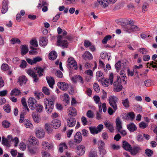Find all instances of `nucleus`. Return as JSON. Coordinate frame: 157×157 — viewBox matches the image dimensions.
<instances>
[{
	"instance_id": "1",
	"label": "nucleus",
	"mask_w": 157,
	"mask_h": 157,
	"mask_svg": "<svg viewBox=\"0 0 157 157\" xmlns=\"http://www.w3.org/2000/svg\"><path fill=\"white\" fill-rule=\"evenodd\" d=\"M44 69L40 67L36 68L35 71L31 69L27 70V74L32 77L33 79V81L35 82H38L39 78L43 75Z\"/></svg>"
},
{
	"instance_id": "2",
	"label": "nucleus",
	"mask_w": 157,
	"mask_h": 157,
	"mask_svg": "<svg viewBox=\"0 0 157 157\" xmlns=\"http://www.w3.org/2000/svg\"><path fill=\"white\" fill-rule=\"evenodd\" d=\"M44 102L46 111L48 113H50L54 108V103L47 98L44 100Z\"/></svg>"
},
{
	"instance_id": "3",
	"label": "nucleus",
	"mask_w": 157,
	"mask_h": 157,
	"mask_svg": "<svg viewBox=\"0 0 157 157\" xmlns=\"http://www.w3.org/2000/svg\"><path fill=\"white\" fill-rule=\"evenodd\" d=\"M124 30L128 33L132 32L139 30L140 29L137 26L135 25H126L123 27Z\"/></svg>"
},
{
	"instance_id": "4",
	"label": "nucleus",
	"mask_w": 157,
	"mask_h": 157,
	"mask_svg": "<svg viewBox=\"0 0 157 157\" xmlns=\"http://www.w3.org/2000/svg\"><path fill=\"white\" fill-rule=\"evenodd\" d=\"M118 99V98L114 96H110L109 98V104L115 110H116L117 109V103Z\"/></svg>"
},
{
	"instance_id": "5",
	"label": "nucleus",
	"mask_w": 157,
	"mask_h": 157,
	"mask_svg": "<svg viewBox=\"0 0 157 157\" xmlns=\"http://www.w3.org/2000/svg\"><path fill=\"white\" fill-rule=\"evenodd\" d=\"M63 38V37L62 35H60L58 36L57 45L60 46L63 48H67L68 46V43L67 40H61V39Z\"/></svg>"
},
{
	"instance_id": "6",
	"label": "nucleus",
	"mask_w": 157,
	"mask_h": 157,
	"mask_svg": "<svg viewBox=\"0 0 157 157\" xmlns=\"http://www.w3.org/2000/svg\"><path fill=\"white\" fill-rule=\"evenodd\" d=\"M114 76L113 73H111L110 74L109 78H106L105 79L104 81H102V84L104 86L107 87L110 84H112L113 83Z\"/></svg>"
},
{
	"instance_id": "7",
	"label": "nucleus",
	"mask_w": 157,
	"mask_h": 157,
	"mask_svg": "<svg viewBox=\"0 0 157 157\" xmlns=\"http://www.w3.org/2000/svg\"><path fill=\"white\" fill-rule=\"evenodd\" d=\"M113 90L115 92L120 91L122 89L123 87L121 85V79L117 78V81L113 83Z\"/></svg>"
},
{
	"instance_id": "8",
	"label": "nucleus",
	"mask_w": 157,
	"mask_h": 157,
	"mask_svg": "<svg viewBox=\"0 0 157 157\" xmlns=\"http://www.w3.org/2000/svg\"><path fill=\"white\" fill-rule=\"evenodd\" d=\"M67 62V66L69 67L73 68L75 70L77 69V63L73 57H69L68 59Z\"/></svg>"
},
{
	"instance_id": "9",
	"label": "nucleus",
	"mask_w": 157,
	"mask_h": 157,
	"mask_svg": "<svg viewBox=\"0 0 157 157\" xmlns=\"http://www.w3.org/2000/svg\"><path fill=\"white\" fill-rule=\"evenodd\" d=\"M28 102L30 108L32 110H34L36 105L37 101L36 100L33 98H29Z\"/></svg>"
},
{
	"instance_id": "10",
	"label": "nucleus",
	"mask_w": 157,
	"mask_h": 157,
	"mask_svg": "<svg viewBox=\"0 0 157 157\" xmlns=\"http://www.w3.org/2000/svg\"><path fill=\"white\" fill-rule=\"evenodd\" d=\"M67 125L70 127H72L75 126L76 123L75 119L72 117H70L67 120Z\"/></svg>"
},
{
	"instance_id": "11",
	"label": "nucleus",
	"mask_w": 157,
	"mask_h": 157,
	"mask_svg": "<svg viewBox=\"0 0 157 157\" xmlns=\"http://www.w3.org/2000/svg\"><path fill=\"white\" fill-rule=\"evenodd\" d=\"M71 80L75 83H77V82H78L81 84H83L84 83L82 77L80 75L74 76L71 78Z\"/></svg>"
},
{
	"instance_id": "12",
	"label": "nucleus",
	"mask_w": 157,
	"mask_h": 157,
	"mask_svg": "<svg viewBox=\"0 0 157 157\" xmlns=\"http://www.w3.org/2000/svg\"><path fill=\"white\" fill-rule=\"evenodd\" d=\"M77 154L80 156L83 155L85 153V148L84 146L82 145H79L77 146Z\"/></svg>"
},
{
	"instance_id": "13",
	"label": "nucleus",
	"mask_w": 157,
	"mask_h": 157,
	"mask_svg": "<svg viewBox=\"0 0 157 157\" xmlns=\"http://www.w3.org/2000/svg\"><path fill=\"white\" fill-rule=\"evenodd\" d=\"M82 137L81 132H77L75 135L74 138V142L78 144L80 143L82 141Z\"/></svg>"
},
{
	"instance_id": "14",
	"label": "nucleus",
	"mask_w": 157,
	"mask_h": 157,
	"mask_svg": "<svg viewBox=\"0 0 157 157\" xmlns=\"http://www.w3.org/2000/svg\"><path fill=\"white\" fill-rule=\"evenodd\" d=\"M46 79L47 82L49 86L52 88L53 87V85L55 84V80L54 78L51 76H47Z\"/></svg>"
},
{
	"instance_id": "15",
	"label": "nucleus",
	"mask_w": 157,
	"mask_h": 157,
	"mask_svg": "<svg viewBox=\"0 0 157 157\" xmlns=\"http://www.w3.org/2000/svg\"><path fill=\"white\" fill-rule=\"evenodd\" d=\"M104 125L106 128L108 129L111 132H113L114 127L113 124L109 121H106L104 122Z\"/></svg>"
},
{
	"instance_id": "16",
	"label": "nucleus",
	"mask_w": 157,
	"mask_h": 157,
	"mask_svg": "<svg viewBox=\"0 0 157 157\" xmlns=\"http://www.w3.org/2000/svg\"><path fill=\"white\" fill-rule=\"evenodd\" d=\"M61 121L57 119H55L52 121L51 125L54 128L57 129L61 125Z\"/></svg>"
},
{
	"instance_id": "17",
	"label": "nucleus",
	"mask_w": 157,
	"mask_h": 157,
	"mask_svg": "<svg viewBox=\"0 0 157 157\" xmlns=\"http://www.w3.org/2000/svg\"><path fill=\"white\" fill-rule=\"evenodd\" d=\"M68 115L75 117L77 115V112L75 108L70 107L68 109Z\"/></svg>"
},
{
	"instance_id": "18",
	"label": "nucleus",
	"mask_w": 157,
	"mask_h": 157,
	"mask_svg": "<svg viewBox=\"0 0 157 157\" xmlns=\"http://www.w3.org/2000/svg\"><path fill=\"white\" fill-rule=\"evenodd\" d=\"M82 57L85 60H90L93 58L92 55L88 51H86L82 55Z\"/></svg>"
},
{
	"instance_id": "19",
	"label": "nucleus",
	"mask_w": 157,
	"mask_h": 157,
	"mask_svg": "<svg viewBox=\"0 0 157 157\" xmlns=\"http://www.w3.org/2000/svg\"><path fill=\"white\" fill-rule=\"evenodd\" d=\"M57 86L61 90L64 91L66 90L68 88V84L65 82H59Z\"/></svg>"
},
{
	"instance_id": "20",
	"label": "nucleus",
	"mask_w": 157,
	"mask_h": 157,
	"mask_svg": "<svg viewBox=\"0 0 157 157\" xmlns=\"http://www.w3.org/2000/svg\"><path fill=\"white\" fill-rule=\"evenodd\" d=\"M32 117L34 122L36 123H38L40 121V115L37 112H33L32 114Z\"/></svg>"
},
{
	"instance_id": "21",
	"label": "nucleus",
	"mask_w": 157,
	"mask_h": 157,
	"mask_svg": "<svg viewBox=\"0 0 157 157\" xmlns=\"http://www.w3.org/2000/svg\"><path fill=\"white\" fill-rule=\"evenodd\" d=\"M140 150H141V148L140 147L134 146L132 148L131 147V148L130 149L129 151L132 154L135 155H136Z\"/></svg>"
},
{
	"instance_id": "22",
	"label": "nucleus",
	"mask_w": 157,
	"mask_h": 157,
	"mask_svg": "<svg viewBox=\"0 0 157 157\" xmlns=\"http://www.w3.org/2000/svg\"><path fill=\"white\" fill-rule=\"evenodd\" d=\"M127 128L128 130L131 132L136 131L137 129V127L136 125L132 123H131L127 125Z\"/></svg>"
},
{
	"instance_id": "23",
	"label": "nucleus",
	"mask_w": 157,
	"mask_h": 157,
	"mask_svg": "<svg viewBox=\"0 0 157 157\" xmlns=\"http://www.w3.org/2000/svg\"><path fill=\"white\" fill-rule=\"evenodd\" d=\"M116 129L117 131L122 129V122L119 117H117L116 119Z\"/></svg>"
},
{
	"instance_id": "24",
	"label": "nucleus",
	"mask_w": 157,
	"mask_h": 157,
	"mask_svg": "<svg viewBox=\"0 0 157 157\" xmlns=\"http://www.w3.org/2000/svg\"><path fill=\"white\" fill-rule=\"evenodd\" d=\"M27 78L26 76L24 75L20 76L18 79V82L21 86L26 83Z\"/></svg>"
},
{
	"instance_id": "25",
	"label": "nucleus",
	"mask_w": 157,
	"mask_h": 157,
	"mask_svg": "<svg viewBox=\"0 0 157 157\" xmlns=\"http://www.w3.org/2000/svg\"><path fill=\"white\" fill-rule=\"evenodd\" d=\"M122 147L124 150L129 151L132 147L129 143L126 141H124L122 142Z\"/></svg>"
},
{
	"instance_id": "26",
	"label": "nucleus",
	"mask_w": 157,
	"mask_h": 157,
	"mask_svg": "<svg viewBox=\"0 0 157 157\" xmlns=\"http://www.w3.org/2000/svg\"><path fill=\"white\" fill-rule=\"evenodd\" d=\"M44 135V132L43 130L41 128H40L37 130L36 132V136L39 138H42Z\"/></svg>"
},
{
	"instance_id": "27",
	"label": "nucleus",
	"mask_w": 157,
	"mask_h": 157,
	"mask_svg": "<svg viewBox=\"0 0 157 157\" xmlns=\"http://www.w3.org/2000/svg\"><path fill=\"white\" fill-rule=\"evenodd\" d=\"M2 8V14L5 13L8 10V2L6 1H4L3 2Z\"/></svg>"
},
{
	"instance_id": "28",
	"label": "nucleus",
	"mask_w": 157,
	"mask_h": 157,
	"mask_svg": "<svg viewBox=\"0 0 157 157\" xmlns=\"http://www.w3.org/2000/svg\"><path fill=\"white\" fill-rule=\"evenodd\" d=\"M48 42V40L46 37H42L39 40V44L41 46H46Z\"/></svg>"
},
{
	"instance_id": "29",
	"label": "nucleus",
	"mask_w": 157,
	"mask_h": 157,
	"mask_svg": "<svg viewBox=\"0 0 157 157\" xmlns=\"http://www.w3.org/2000/svg\"><path fill=\"white\" fill-rule=\"evenodd\" d=\"M21 54L22 56L25 55L28 52V47L25 45H22L21 47Z\"/></svg>"
},
{
	"instance_id": "30",
	"label": "nucleus",
	"mask_w": 157,
	"mask_h": 157,
	"mask_svg": "<svg viewBox=\"0 0 157 157\" xmlns=\"http://www.w3.org/2000/svg\"><path fill=\"white\" fill-rule=\"evenodd\" d=\"M99 4L103 7H107L109 4L108 0H97Z\"/></svg>"
},
{
	"instance_id": "31",
	"label": "nucleus",
	"mask_w": 157,
	"mask_h": 157,
	"mask_svg": "<svg viewBox=\"0 0 157 157\" xmlns=\"http://www.w3.org/2000/svg\"><path fill=\"white\" fill-rule=\"evenodd\" d=\"M57 54L55 51H52L49 53V59L51 60L56 59L57 57Z\"/></svg>"
},
{
	"instance_id": "32",
	"label": "nucleus",
	"mask_w": 157,
	"mask_h": 157,
	"mask_svg": "<svg viewBox=\"0 0 157 157\" xmlns=\"http://www.w3.org/2000/svg\"><path fill=\"white\" fill-rule=\"evenodd\" d=\"M28 140L29 144L32 145H36L37 144V140L34 137L30 136Z\"/></svg>"
},
{
	"instance_id": "33",
	"label": "nucleus",
	"mask_w": 157,
	"mask_h": 157,
	"mask_svg": "<svg viewBox=\"0 0 157 157\" xmlns=\"http://www.w3.org/2000/svg\"><path fill=\"white\" fill-rule=\"evenodd\" d=\"M10 141L8 140L7 138H5L4 137H2V144L8 147H9L10 146Z\"/></svg>"
},
{
	"instance_id": "34",
	"label": "nucleus",
	"mask_w": 157,
	"mask_h": 157,
	"mask_svg": "<svg viewBox=\"0 0 157 157\" xmlns=\"http://www.w3.org/2000/svg\"><path fill=\"white\" fill-rule=\"evenodd\" d=\"M67 147L65 143L60 144L59 145V151L61 153L63 152V150L67 149Z\"/></svg>"
},
{
	"instance_id": "35",
	"label": "nucleus",
	"mask_w": 157,
	"mask_h": 157,
	"mask_svg": "<svg viewBox=\"0 0 157 157\" xmlns=\"http://www.w3.org/2000/svg\"><path fill=\"white\" fill-rule=\"evenodd\" d=\"M21 92L20 90L17 89H14L10 93L11 95L18 96L21 94Z\"/></svg>"
},
{
	"instance_id": "36",
	"label": "nucleus",
	"mask_w": 157,
	"mask_h": 157,
	"mask_svg": "<svg viewBox=\"0 0 157 157\" xmlns=\"http://www.w3.org/2000/svg\"><path fill=\"white\" fill-rule=\"evenodd\" d=\"M42 148L45 150L49 149L50 145L48 142L44 141L42 143Z\"/></svg>"
},
{
	"instance_id": "37",
	"label": "nucleus",
	"mask_w": 157,
	"mask_h": 157,
	"mask_svg": "<svg viewBox=\"0 0 157 157\" xmlns=\"http://www.w3.org/2000/svg\"><path fill=\"white\" fill-rule=\"evenodd\" d=\"M21 102L23 106V109H27L28 111H29V109L28 108L26 101V99L24 98H22L21 99Z\"/></svg>"
},
{
	"instance_id": "38",
	"label": "nucleus",
	"mask_w": 157,
	"mask_h": 157,
	"mask_svg": "<svg viewBox=\"0 0 157 157\" xmlns=\"http://www.w3.org/2000/svg\"><path fill=\"white\" fill-rule=\"evenodd\" d=\"M89 157H97V152L95 149L90 150L89 154Z\"/></svg>"
},
{
	"instance_id": "39",
	"label": "nucleus",
	"mask_w": 157,
	"mask_h": 157,
	"mask_svg": "<svg viewBox=\"0 0 157 157\" xmlns=\"http://www.w3.org/2000/svg\"><path fill=\"white\" fill-rule=\"evenodd\" d=\"M135 117V115L133 112H130L128 113L127 115L126 118H128L131 121H133Z\"/></svg>"
},
{
	"instance_id": "40",
	"label": "nucleus",
	"mask_w": 157,
	"mask_h": 157,
	"mask_svg": "<svg viewBox=\"0 0 157 157\" xmlns=\"http://www.w3.org/2000/svg\"><path fill=\"white\" fill-rule=\"evenodd\" d=\"M122 104L125 107L128 108L129 107V102L128 98L122 100Z\"/></svg>"
},
{
	"instance_id": "41",
	"label": "nucleus",
	"mask_w": 157,
	"mask_h": 157,
	"mask_svg": "<svg viewBox=\"0 0 157 157\" xmlns=\"http://www.w3.org/2000/svg\"><path fill=\"white\" fill-rule=\"evenodd\" d=\"M138 52L143 55H145L148 52V50L145 48H141L139 49Z\"/></svg>"
},
{
	"instance_id": "42",
	"label": "nucleus",
	"mask_w": 157,
	"mask_h": 157,
	"mask_svg": "<svg viewBox=\"0 0 157 157\" xmlns=\"http://www.w3.org/2000/svg\"><path fill=\"white\" fill-rule=\"evenodd\" d=\"M1 67L2 70L4 71H7L10 69L9 66L6 63H3L1 66Z\"/></svg>"
},
{
	"instance_id": "43",
	"label": "nucleus",
	"mask_w": 157,
	"mask_h": 157,
	"mask_svg": "<svg viewBox=\"0 0 157 157\" xmlns=\"http://www.w3.org/2000/svg\"><path fill=\"white\" fill-rule=\"evenodd\" d=\"M30 48L32 50L30 51L29 52V54L30 55H36L37 54L38 52L36 51L37 49V48H35L32 46H31Z\"/></svg>"
},
{
	"instance_id": "44",
	"label": "nucleus",
	"mask_w": 157,
	"mask_h": 157,
	"mask_svg": "<svg viewBox=\"0 0 157 157\" xmlns=\"http://www.w3.org/2000/svg\"><path fill=\"white\" fill-rule=\"evenodd\" d=\"M2 126L5 128H9L10 125V123L7 121H4L2 123Z\"/></svg>"
},
{
	"instance_id": "45",
	"label": "nucleus",
	"mask_w": 157,
	"mask_h": 157,
	"mask_svg": "<svg viewBox=\"0 0 157 157\" xmlns=\"http://www.w3.org/2000/svg\"><path fill=\"white\" fill-rule=\"evenodd\" d=\"M112 38L111 35H108L106 36L102 40V42L103 44H106L108 40H110Z\"/></svg>"
},
{
	"instance_id": "46",
	"label": "nucleus",
	"mask_w": 157,
	"mask_h": 157,
	"mask_svg": "<svg viewBox=\"0 0 157 157\" xmlns=\"http://www.w3.org/2000/svg\"><path fill=\"white\" fill-rule=\"evenodd\" d=\"M89 129L91 133L93 134H97L98 133L97 130V129L95 127H90Z\"/></svg>"
},
{
	"instance_id": "47",
	"label": "nucleus",
	"mask_w": 157,
	"mask_h": 157,
	"mask_svg": "<svg viewBox=\"0 0 157 157\" xmlns=\"http://www.w3.org/2000/svg\"><path fill=\"white\" fill-rule=\"evenodd\" d=\"M35 108L38 112L40 113L42 111L43 106L41 105L38 104L36 105Z\"/></svg>"
},
{
	"instance_id": "48",
	"label": "nucleus",
	"mask_w": 157,
	"mask_h": 157,
	"mask_svg": "<svg viewBox=\"0 0 157 157\" xmlns=\"http://www.w3.org/2000/svg\"><path fill=\"white\" fill-rule=\"evenodd\" d=\"M30 43L32 45V47H37L38 46L37 40L35 39H33L30 40Z\"/></svg>"
},
{
	"instance_id": "49",
	"label": "nucleus",
	"mask_w": 157,
	"mask_h": 157,
	"mask_svg": "<svg viewBox=\"0 0 157 157\" xmlns=\"http://www.w3.org/2000/svg\"><path fill=\"white\" fill-rule=\"evenodd\" d=\"M24 124L25 127L27 128H30L32 126V124L30 121L28 120H25L24 121Z\"/></svg>"
},
{
	"instance_id": "50",
	"label": "nucleus",
	"mask_w": 157,
	"mask_h": 157,
	"mask_svg": "<svg viewBox=\"0 0 157 157\" xmlns=\"http://www.w3.org/2000/svg\"><path fill=\"white\" fill-rule=\"evenodd\" d=\"M98 149L100 151V155L102 156H103L106 153V150L103 148L101 147H98Z\"/></svg>"
},
{
	"instance_id": "51",
	"label": "nucleus",
	"mask_w": 157,
	"mask_h": 157,
	"mask_svg": "<svg viewBox=\"0 0 157 157\" xmlns=\"http://www.w3.org/2000/svg\"><path fill=\"white\" fill-rule=\"evenodd\" d=\"M115 66L117 71H118L122 67L121 62L120 61H118L115 64Z\"/></svg>"
},
{
	"instance_id": "52",
	"label": "nucleus",
	"mask_w": 157,
	"mask_h": 157,
	"mask_svg": "<svg viewBox=\"0 0 157 157\" xmlns=\"http://www.w3.org/2000/svg\"><path fill=\"white\" fill-rule=\"evenodd\" d=\"M27 65V63L24 60H22L21 61V63L20 65V67L23 69L26 68Z\"/></svg>"
},
{
	"instance_id": "53",
	"label": "nucleus",
	"mask_w": 157,
	"mask_h": 157,
	"mask_svg": "<svg viewBox=\"0 0 157 157\" xmlns=\"http://www.w3.org/2000/svg\"><path fill=\"white\" fill-rule=\"evenodd\" d=\"M42 91L45 94L49 95L50 94L49 89L46 87H44L42 89Z\"/></svg>"
},
{
	"instance_id": "54",
	"label": "nucleus",
	"mask_w": 157,
	"mask_h": 157,
	"mask_svg": "<svg viewBox=\"0 0 157 157\" xmlns=\"http://www.w3.org/2000/svg\"><path fill=\"white\" fill-rule=\"evenodd\" d=\"M145 153L148 156H150L153 154V151L152 150L146 149L145 150Z\"/></svg>"
},
{
	"instance_id": "55",
	"label": "nucleus",
	"mask_w": 157,
	"mask_h": 157,
	"mask_svg": "<svg viewBox=\"0 0 157 157\" xmlns=\"http://www.w3.org/2000/svg\"><path fill=\"white\" fill-rule=\"evenodd\" d=\"M45 128L47 130L48 133H51L52 131V129L51 128L49 124H46L45 125Z\"/></svg>"
},
{
	"instance_id": "56",
	"label": "nucleus",
	"mask_w": 157,
	"mask_h": 157,
	"mask_svg": "<svg viewBox=\"0 0 157 157\" xmlns=\"http://www.w3.org/2000/svg\"><path fill=\"white\" fill-rule=\"evenodd\" d=\"M152 82V80L151 79L146 80L144 82V85L147 87L151 85Z\"/></svg>"
},
{
	"instance_id": "57",
	"label": "nucleus",
	"mask_w": 157,
	"mask_h": 157,
	"mask_svg": "<svg viewBox=\"0 0 157 157\" xmlns=\"http://www.w3.org/2000/svg\"><path fill=\"white\" fill-rule=\"evenodd\" d=\"M148 124H146L143 121L140 123L139 127L140 128L142 129H144L146 128Z\"/></svg>"
},
{
	"instance_id": "58",
	"label": "nucleus",
	"mask_w": 157,
	"mask_h": 157,
	"mask_svg": "<svg viewBox=\"0 0 157 157\" xmlns=\"http://www.w3.org/2000/svg\"><path fill=\"white\" fill-rule=\"evenodd\" d=\"M42 60V59L40 57L37 56L33 58V61L34 64H36L37 62H39Z\"/></svg>"
},
{
	"instance_id": "59",
	"label": "nucleus",
	"mask_w": 157,
	"mask_h": 157,
	"mask_svg": "<svg viewBox=\"0 0 157 157\" xmlns=\"http://www.w3.org/2000/svg\"><path fill=\"white\" fill-rule=\"evenodd\" d=\"M94 89L96 92H99L100 91V88L98 84L96 83H94Z\"/></svg>"
},
{
	"instance_id": "60",
	"label": "nucleus",
	"mask_w": 157,
	"mask_h": 157,
	"mask_svg": "<svg viewBox=\"0 0 157 157\" xmlns=\"http://www.w3.org/2000/svg\"><path fill=\"white\" fill-rule=\"evenodd\" d=\"M86 115L88 117L90 118H92L94 117L93 113L91 110L87 111L86 113Z\"/></svg>"
},
{
	"instance_id": "61",
	"label": "nucleus",
	"mask_w": 157,
	"mask_h": 157,
	"mask_svg": "<svg viewBox=\"0 0 157 157\" xmlns=\"http://www.w3.org/2000/svg\"><path fill=\"white\" fill-rule=\"evenodd\" d=\"M19 147L20 149L23 151L25 150L26 148V145L23 142H21L20 143Z\"/></svg>"
},
{
	"instance_id": "62",
	"label": "nucleus",
	"mask_w": 157,
	"mask_h": 157,
	"mask_svg": "<svg viewBox=\"0 0 157 157\" xmlns=\"http://www.w3.org/2000/svg\"><path fill=\"white\" fill-rule=\"evenodd\" d=\"M3 109L7 113H10V106L9 105H6L4 107Z\"/></svg>"
},
{
	"instance_id": "63",
	"label": "nucleus",
	"mask_w": 157,
	"mask_h": 157,
	"mask_svg": "<svg viewBox=\"0 0 157 157\" xmlns=\"http://www.w3.org/2000/svg\"><path fill=\"white\" fill-rule=\"evenodd\" d=\"M42 157H51L50 153L45 151H43L42 152Z\"/></svg>"
},
{
	"instance_id": "64",
	"label": "nucleus",
	"mask_w": 157,
	"mask_h": 157,
	"mask_svg": "<svg viewBox=\"0 0 157 157\" xmlns=\"http://www.w3.org/2000/svg\"><path fill=\"white\" fill-rule=\"evenodd\" d=\"M56 74L57 76L59 78H61L63 76L62 73L59 70L56 71Z\"/></svg>"
}]
</instances>
